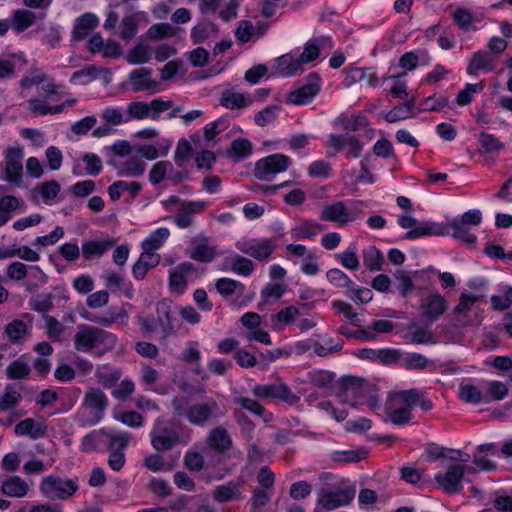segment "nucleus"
Listing matches in <instances>:
<instances>
[{"mask_svg": "<svg viewBox=\"0 0 512 512\" xmlns=\"http://www.w3.org/2000/svg\"><path fill=\"white\" fill-rule=\"evenodd\" d=\"M157 322L161 326L164 335L168 336L174 332V325L171 316V306L165 301H159L156 305Z\"/></svg>", "mask_w": 512, "mask_h": 512, "instance_id": "nucleus-37", "label": "nucleus"}, {"mask_svg": "<svg viewBox=\"0 0 512 512\" xmlns=\"http://www.w3.org/2000/svg\"><path fill=\"white\" fill-rule=\"evenodd\" d=\"M99 24L98 17L91 13L86 12L79 16L72 29V40L82 41L84 40L91 31H93Z\"/></svg>", "mask_w": 512, "mask_h": 512, "instance_id": "nucleus-19", "label": "nucleus"}, {"mask_svg": "<svg viewBox=\"0 0 512 512\" xmlns=\"http://www.w3.org/2000/svg\"><path fill=\"white\" fill-rule=\"evenodd\" d=\"M142 190V184L137 181L127 182L123 180H118L113 182L108 187V194L112 201H117L120 199L122 193L128 191L133 198L137 197L140 191Z\"/></svg>", "mask_w": 512, "mask_h": 512, "instance_id": "nucleus-29", "label": "nucleus"}, {"mask_svg": "<svg viewBox=\"0 0 512 512\" xmlns=\"http://www.w3.org/2000/svg\"><path fill=\"white\" fill-rule=\"evenodd\" d=\"M175 35V28L169 23L153 24L146 32L150 40H161Z\"/></svg>", "mask_w": 512, "mask_h": 512, "instance_id": "nucleus-59", "label": "nucleus"}, {"mask_svg": "<svg viewBox=\"0 0 512 512\" xmlns=\"http://www.w3.org/2000/svg\"><path fill=\"white\" fill-rule=\"evenodd\" d=\"M356 251V245L351 244L343 253L335 254V258L340 261L344 268L349 270H357L360 267V262Z\"/></svg>", "mask_w": 512, "mask_h": 512, "instance_id": "nucleus-58", "label": "nucleus"}, {"mask_svg": "<svg viewBox=\"0 0 512 512\" xmlns=\"http://www.w3.org/2000/svg\"><path fill=\"white\" fill-rule=\"evenodd\" d=\"M36 20V14L27 9H17L12 14V29L16 33H22L31 27Z\"/></svg>", "mask_w": 512, "mask_h": 512, "instance_id": "nucleus-35", "label": "nucleus"}, {"mask_svg": "<svg viewBox=\"0 0 512 512\" xmlns=\"http://www.w3.org/2000/svg\"><path fill=\"white\" fill-rule=\"evenodd\" d=\"M428 364L427 358L420 353H407L405 357L401 356L399 367L405 370H422Z\"/></svg>", "mask_w": 512, "mask_h": 512, "instance_id": "nucleus-50", "label": "nucleus"}, {"mask_svg": "<svg viewBox=\"0 0 512 512\" xmlns=\"http://www.w3.org/2000/svg\"><path fill=\"white\" fill-rule=\"evenodd\" d=\"M308 82L288 93L287 102L294 105L310 103L321 90L322 79L317 72H311L307 76Z\"/></svg>", "mask_w": 512, "mask_h": 512, "instance_id": "nucleus-6", "label": "nucleus"}, {"mask_svg": "<svg viewBox=\"0 0 512 512\" xmlns=\"http://www.w3.org/2000/svg\"><path fill=\"white\" fill-rule=\"evenodd\" d=\"M335 124L339 125L345 131H358L369 126V120L363 113L353 114L349 116H339L335 120Z\"/></svg>", "mask_w": 512, "mask_h": 512, "instance_id": "nucleus-36", "label": "nucleus"}, {"mask_svg": "<svg viewBox=\"0 0 512 512\" xmlns=\"http://www.w3.org/2000/svg\"><path fill=\"white\" fill-rule=\"evenodd\" d=\"M23 356L12 361L6 368V375L8 379L20 380L25 379L30 375V366L22 360Z\"/></svg>", "mask_w": 512, "mask_h": 512, "instance_id": "nucleus-49", "label": "nucleus"}, {"mask_svg": "<svg viewBox=\"0 0 512 512\" xmlns=\"http://www.w3.org/2000/svg\"><path fill=\"white\" fill-rule=\"evenodd\" d=\"M121 376V370L118 368H113L109 364L98 367L95 373L97 382L106 389L114 387L120 380Z\"/></svg>", "mask_w": 512, "mask_h": 512, "instance_id": "nucleus-33", "label": "nucleus"}, {"mask_svg": "<svg viewBox=\"0 0 512 512\" xmlns=\"http://www.w3.org/2000/svg\"><path fill=\"white\" fill-rule=\"evenodd\" d=\"M5 332L9 337V340L15 344L29 332V329L25 321L15 319L6 325Z\"/></svg>", "mask_w": 512, "mask_h": 512, "instance_id": "nucleus-56", "label": "nucleus"}, {"mask_svg": "<svg viewBox=\"0 0 512 512\" xmlns=\"http://www.w3.org/2000/svg\"><path fill=\"white\" fill-rule=\"evenodd\" d=\"M151 445L156 451H168L180 442L179 432L168 425L155 423L151 432Z\"/></svg>", "mask_w": 512, "mask_h": 512, "instance_id": "nucleus-10", "label": "nucleus"}, {"mask_svg": "<svg viewBox=\"0 0 512 512\" xmlns=\"http://www.w3.org/2000/svg\"><path fill=\"white\" fill-rule=\"evenodd\" d=\"M104 71L103 68H97L94 65H87L83 69L75 71L70 77V83L87 85L95 80L97 74Z\"/></svg>", "mask_w": 512, "mask_h": 512, "instance_id": "nucleus-45", "label": "nucleus"}, {"mask_svg": "<svg viewBox=\"0 0 512 512\" xmlns=\"http://www.w3.org/2000/svg\"><path fill=\"white\" fill-rule=\"evenodd\" d=\"M28 64L23 51L0 55V80L10 78L16 71L23 70Z\"/></svg>", "mask_w": 512, "mask_h": 512, "instance_id": "nucleus-15", "label": "nucleus"}, {"mask_svg": "<svg viewBox=\"0 0 512 512\" xmlns=\"http://www.w3.org/2000/svg\"><path fill=\"white\" fill-rule=\"evenodd\" d=\"M152 70L150 68H139L129 73V80L133 92H142L157 88L158 82L151 78Z\"/></svg>", "mask_w": 512, "mask_h": 512, "instance_id": "nucleus-20", "label": "nucleus"}, {"mask_svg": "<svg viewBox=\"0 0 512 512\" xmlns=\"http://www.w3.org/2000/svg\"><path fill=\"white\" fill-rule=\"evenodd\" d=\"M449 227L453 230L452 237L455 240L472 247L476 245L477 236L470 231L469 226L464 225L455 218L449 223Z\"/></svg>", "mask_w": 512, "mask_h": 512, "instance_id": "nucleus-38", "label": "nucleus"}, {"mask_svg": "<svg viewBox=\"0 0 512 512\" xmlns=\"http://www.w3.org/2000/svg\"><path fill=\"white\" fill-rule=\"evenodd\" d=\"M80 315L85 320L99 324L104 327H109L117 321L123 323L128 319V314L126 310L123 307L115 305L109 306L102 313H92L87 310H83L80 313Z\"/></svg>", "mask_w": 512, "mask_h": 512, "instance_id": "nucleus-12", "label": "nucleus"}, {"mask_svg": "<svg viewBox=\"0 0 512 512\" xmlns=\"http://www.w3.org/2000/svg\"><path fill=\"white\" fill-rule=\"evenodd\" d=\"M116 336L104 329L82 324L74 336V348L79 352H90L94 348L104 345L107 350L114 348Z\"/></svg>", "mask_w": 512, "mask_h": 512, "instance_id": "nucleus-1", "label": "nucleus"}, {"mask_svg": "<svg viewBox=\"0 0 512 512\" xmlns=\"http://www.w3.org/2000/svg\"><path fill=\"white\" fill-rule=\"evenodd\" d=\"M355 495V485H349L335 490L321 487L317 492V501L313 512H327L349 505L354 500Z\"/></svg>", "mask_w": 512, "mask_h": 512, "instance_id": "nucleus-2", "label": "nucleus"}, {"mask_svg": "<svg viewBox=\"0 0 512 512\" xmlns=\"http://www.w3.org/2000/svg\"><path fill=\"white\" fill-rule=\"evenodd\" d=\"M449 234V228L443 223L433 221L418 222L416 227L408 230L404 239L415 240L426 236H446Z\"/></svg>", "mask_w": 512, "mask_h": 512, "instance_id": "nucleus-16", "label": "nucleus"}, {"mask_svg": "<svg viewBox=\"0 0 512 512\" xmlns=\"http://www.w3.org/2000/svg\"><path fill=\"white\" fill-rule=\"evenodd\" d=\"M291 163L292 159L285 154H271L255 163L254 176L262 181H271L275 174L286 171Z\"/></svg>", "mask_w": 512, "mask_h": 512, "instance_id": "nucleus-4", "label": "nucleus"}, {"mask_svg": "<svg viewBox=\"0 0 512 512\" xmlns=\"http://www.w3.org/2000/svg\"><path fill=\"white\" fill-rule=\"evenodd\" d=\"M126 59L128 63L133 65L149 62L151 59V54L148 46L143 44H137L129 50Z\"/></svg>", "mask_w": 512, "mask_h": 512, "instance_id": "nucleus-62", "label": "nucleus"}, {"mask_svg": "<svg viewBox=\"0 0 512 512\" xmlns=\"http://www.w3.org/2000/svg\"><path fill=\"white\" fill-rule=\"evenodd\" d=\"M369 451L366 447L351 450H336L331 454V460L335 463H357L367 458Z\"/></svg>", "mask_w": 512, "mask_h": 512, "instance_id": "nucleus-31", "label": "nucleus"}, {"mask_svg": "<svg viewBox=\"0 0 512 512\" xmlns=\"http://www.w3.org/2000/svg\"><path fill=\"white\" fill-rule=\"evenodd\" d=\"M328 144L335 153H339L347 147V158H359L363 150V144L360 140L349 134H330Z\"/></svg>", "mask_w": 512, "mask_h": 512, "instance_id": "nucleus-13", "label": "nucleus"}, {"mask_svg": "<svg viewBox=\"0 0 512 512\" xmlns=\"http://www.w3.org/2000/svg\"><path fill=\"white\" fill-rule=\"evenodd\" d=\"M196 268L193 263L185 261L169 270L168 287L171 294L182 295L187 290V276L193 274Z\"/></svg>", "mask_w": 512, "mask_h": 512, "instance_id": "nucleus-11", "label": "nucleus"}, {"mask_svg": "<svg viewBox=\"0 0 512 512\" xmlns=\"http://www.w3.org/2000/svg\"><path fill=\"white\" fill-rule=\"evenodd\" d=\"M252 143L246 138H237L232 141L231 148L228 151L229 156L235 160H242L252 154Z\"/></svg>", "mask_w": 512, "mask_h": 512, "instance_id": "nucleus-48", "label": "nucleus"}, {"mask_svg": "<svg viewBox=\"0 0 512 512\" xmlns=\"http://www.w3.org/2000/svg\"><path fill=\"white\" fill-rule=\"evenodd\" d=\"M47 433V427L43 423H36L32 418H26L15 426L17 436H29L31 439L44 437Z\"/></svg>", "mask_w": 512, "mask_h": 512, "instance_id": "nucleus-26", "label": "nucleus"}, {"mask_svg": "<svg viewBox=\"0 0 512 512\" xmlns=\"http://www.w3.org/2000/svg\"><path fill=\"white\" fill-rule=\"evenodd\" d=\"M21 204H23V200L13 195L0 197V227L4 226L12 218V213Z\"/></svg>", "mask_w": 512, "mask_h": 512, "instance_id": "nucleus-40", "label": "nucleus"}, {"mask_svg": "<svg viewBox=\"0 0 512 512\" xmlns=\"http://www.w3.org/2000/svg\"><path fill=\"white\" fill-rule=\"evenodd\" d=\"M84 404L96 412L104 413L108 407L109 400L106 394L99 388H89L84 397Z\"/></svg>", "mask_w": 512, "mask_h": 512, "instance_id": "nucleus-34", "label": "nucleus"}, {"mask_svg": "<svg viewBox=\"0 0 512 512\" xmlns=\"http://www.w3.org/2000/svg\"><path fill=\"white\" fill-rule=\"evenodd\" d=\"M419 57L414 51L405 52L400 58H399V66L404 69L405 71L402 73H399L397 75H391V76H384L383 80L387 79H399L400 77H403L406 75V71H413L418 66Z\"/></svg>", "mask_w": 512, "mask_h": 512, "instance_id": "nucleus-52", "label": "nucleus"}, {"mask_svg": "<svg viewBox=\"0 0 512 512\" xmlns=\"http://www.w3.org/2000/svg\"><path fill=\"white\" fill-rule=\"evenodd\" d=\"M446 299L439 293L428 296L420 305L421 315L430 321L438 320L447 310Z\"/></svg>", "mask_w": 512, "mask_h": 512, "instance_id": "nucleus-17", "label": "nucleus"}, {"mask_svg": "<svg viewBox=\"0 0 512 512\" xmlns=\"http://www.w3.org/2000/svg\"><path fill=\"white\" fill-rule=\"evenodd\" d=\"M206 443L211 450L218 453H224L232 447V439L228 431L222 426H218L209 432Z\"/></svg>", "mask_w": 512, "mask_h": 512, "instance_id": "nucleus-23", "label": "nucleus"}, {"mask_svg": "<svg viewBox=\"0 0 512 512\" xmlns=\"http://www.w3.org/2000/svg\"><path fill=\"white\" fill-rule=\"evenodd\" d=\"M326 277L328 281L337 288H350L355 286L350 277L338 268H332L327 271Z\"/></svg>", "mask_w": 512, "mask_h": 512, "instance_id": "nucleus-63", "label": "nucleus"}, {"mask_svg": "<svg viewBox=\"0 0 512 512\" xmlns=\"http://www.w3.org/2000/svg\"><path fill=\"white\" fill-rule=\"evenodd\" d=\"M290 355L291 352L283 348H276L273 350L259 352V368L260 370L265 371L268 369L270 363L275 362L281 357H289Z\"/></svg>", "mask_w": 512, "mask_h": 512, "instance_id": "nucleus-55", "label": "nucleus"}, {"mask_svg": "<svg viewBox=\"0 0 512 512\" xmlns=\"http://www.w3.org/2000/svg\"><path fill=\"white\" fill-rule=\"evenodd\" d=\"M495 69V58L486 50H478L467 67L469 75L476 76L480 70L491 72Z\"/></svg>", "mask_w": 512, "mask_h": 512, "instance_id": "nucleus-24", "label": "nucleus"}, {"mask_svg": "<svg viewBox=\"0 0 512 512\" xmlns=\"http://www.w3.org/2000/svg\"><path fill=\"white\" fill-rule=\"evenodd\" d=\"M365 382V379L356 376H342L338 381L339 390L341 393L351 391L353 396L357 398L356 403L363 404L364 401L359 398L363 394Z\"/></svg>", "mask_w": 512, "mask_h": 512, "instance_id": "nucleus-30", "label": "nucleus"}, {"mask_svg": "<svg viewBox=\"0 0 512 512\" xmlns=\"http://www.w3.org/2000/svg\"><path fill=\"white\" fill-rule=\"evenodd\" d=\"M466 471L470 468L461 464H453L447 468L446 473H436L434 480L447 494L459 493L462 490V481Z\"/></svg>", "mask_w": 512, "mask_h": 512, "instance_id": "nucleus-8", "label": "nucleus"}, {"mask_svg": "<svg viewBox=\"0 0 512 512\" xmlns=\"http://www.w3.org/2000/svg\"><path fill=\"white\" fill-rule=\"evenodd\" d=\"M116 241L113 238L105 240H85L82 242V257L84 260H92L93 258H100L108 250H110Z\"/></svg>", "mask_w": 512, "mask_h": 512, "instance_id": "nucleus-22", "label": "nucleus"}, {"mask_svg": "<svg viewBox=\"0 0 512 512\" xmlns=\"http://www.w3.org/2000/svg\"><path fill=\"white\" fill-rule=\"evenodd\" d=\"M323 226L317 223L315 220L309 219L304 220L299 226L292 229L291 234L295 239H312L322 230Z\"/></svg>", "mask_w": 512, "mask_h": 512, "instance_id": "nucleus-43", "label": "nucleus"}, {"mask_svg": "<svg viewBox=\"0 0 512 512\" xmlns=\"http://www.w3.org/2000/svg\"><path fill=\"white\" fill-rule=\"evenodd\" d=\"M235 246L242 253L258 261L268 260L276 248L275 242L270 238L242 239L237 241Z\"/></svg>", "mask_w": 512, "mask_h": 512, "instance_id": "nucleus-7", "label": "nucleus"}, {"mask_svg": "<svg viewBox=\"0 0 512 512\" xmlns=\"http://www.w3.org/2000/svg\"><path fill=\"white\" fill-rule=\"evenodd\" d=\"M487 385V393L484 394V396L488 398V403L502 400L508 395L509 389L507 385L501 381H489Z\"/></svg>", "mask_w": 512, "mask_h": 512, "instance_id": "nucleus-64", "label": "nucleus"}, {"mask_svg": "<svg viewBox=\"0 0 512 512\" xmlns=\"http://www.w3.org/2000/svg\"><path fill=\"white\" fill-rule=\"evenodd\" d=\"M170 235L168 228L160 227L150 233L141 243L143 251L151 252L160 249Z\"/></svg>", "mask_w": 512, "mask_h": 512, "instance_id": "nucleus-39", "label": "nucleus"}, {"mask_svg": "<svg viewBox=\"0 0 512 512\" xmlns=\"http://www.w3.org/2000/svg\"><path fill=\"white\" fill-rule=\"evenodd\" d=\"M217 27L213 23H199L191 29L190 37L193 44L204 43L211 35L217 32Z\"/></svg>", "mask_w": 512, "mask_h": 512, "instance_id": "nucleus-54", "label": "nucleus"}, {"mask_svg": "<svg viewBox=\"0 0 512 512\" xmlns=\"http://www.w3.org/2000/svg\"><path fill=\"white\" fill-rule=\"evenodd\" d=\"M23 150L20 147H8L5 151L6 166L3 170V176L0 178L8 183L20 186L22 184V158Z\"/></svg>", "mask_w": 512, "mask_h": 512, "instance_id": "nucleus-9", "label": "nucleus"}, {"mask_svg": "<svg viewBox=\"0 0 512 512\" xmlns=\"http://www.w3.org/2000/svg\"><path fill=\"white\" fill-rule=\"evenodd\" d=\"M220 104L227 109H241L250 104V101L241 93L224 92L220 99Z\"/></svg>", "mask_w": 512, "mask_h": 512, "instance_id": "nucleus-53", "label": "nucleus"}, {"mask_svg": "<svg viewBox=\"0 0 512 512\" xmlns=\"http://www.w3.org/2000/svg\"><path fill=\"white\" fill-rule=\"evenodd\" d=\"M252 391L254 396L260 400L276 399L291 406L300 401V397L293 393L285 383L256 384Z\"/></svg>", "mask_w": 512, "mask_h": 512, "instance_id": "nucleus-5", "label": "nucleus"}, {"mask_svg": "<svg viewBox=\"0 0 512 512\" xmlns=\"http://www.w3.org/2000/svg\"><path fill=\"white\" fill-rule=\"evenodd\" d=\"M276 62L278 70L286 77L295 76L302 71L298 58L294 59L291 54L281 55L276 58Z\"/></svg>", "mask_w": 512, "mask_h": 512, "instance_id": "nucleus-42", "label": "nucleus"}, {"mask_svg": "<svg viewBox=\"0 0 512 512\" xmlns=\"http://www.w3.org/2000/svg\"><path fill=\"white\" fill-rule=\"evenodd\" d=\"M139 13H134L131 15H125L120 22V31L119 36L122 40L128 41L132 39L137 31L139 24Z\"/></svg>", "mask_w": 512, "mask_h": 512, "instance_id": "nucleus-44", "label": "nucleus"}, {"mask_svg": "<svg viewBox=\"0 0 512 512\" xmlns=\"http://www.w3.org/2000/svg\"><path fill=\"white\" fill-rule=\"evenodd\" d=\"M207 206L208 203L204 201H183L178 213L174 216L175 224L181 229L190 227L193 223L192 215L204 212Z\"/></svg>", "mask_w": 512, "mask_h": 512, "instance_id": "nucleus-14", "label": "nucleus"}, {"mask_svg": "<svg viewBox=\"0 0 512 512\" xmlns=\"http://www.w3.org/2000/svg\"><path fill=\"white\" fill-rule=\"evenodd\" d=\"M449 103V99L447 96H440L438 98L435 95L428 96L424 98L419 105V112H432V111H441L445 108Z\"/></svg>", "mask_w": 512, "mask_h": 512, "instance_id": "nucleus-60", "label": "nucleus"}, {"mask_svg": "<svg viewBox=\"0 0 512 512\" xmlns=\"http://www.w3.org/2000/svg\"><path fill=\"white\" fill-rule=\"evenodd\" d=\"M108 164L118 169L117 175L119 177H139L145 172L146 164L139 158H131L118 166L113 159H108Z\"/></svg>", "mask_w": 512, "mask_h": 512, "instance_id": "nucleus-27", "label": "nucleus"}, {"mask_svg": "<svg viewBox=\"0 0 512 512\" xmlns=\"http://www.w3.org/2000/svg\"><path fill=\"white\" fill-rule=\"evenodd\" d=\"M459 398L470 404L488 403V398L484 396L481 390L473 384L462 383L459 386Z\"/></svg>", "mask_w": 512, "mask_h": 512, "instance_id": "nucleus-41", "label": "nucleus"}, {"mask_svg": "<svg viewBox=\"0 0 512 512\" xmlns=\"http://www.w3.org/2000/svg\"><path fill=\"white\" fill-rule=\"evenodd\" d=\"M109 435V429L103 427L87 433L81 439L80 449L84 453L96 451L103 443L104 439Z\"/></svg>", "mask_w": 512, "mask_h": 512, "instance_id": "nucleus-32", "label": "nucleus"}, {"mask_svg": "<svg viewBox=\"0 0 512 512\" xmlns=\"http://www.w3.org/2000/svg\"><path fill=\"white\" fill-rule=\"evenodd\" d=\"M28 490V484L19 476H8L1 485V492L8 497L22 498Z\"/></svg>", "mask_w": 512, "mask_h": 512, "instance_id": "nucleus-28", "label": "nucleus"}, {"mask_svg": "<svg viewBox=\"0 0 512 512\" xmlns=\"http://www.w3.org/2000/svg\"><path fill=\"white\" fill-rule=\"evenodd\" d=\"M193 155H194V150H193L190 142L185 138H181L178 141L175 152H174L175 164L178 167H182L185 162L189 161L193 157Z\"/></svg>", "mask_w": 512, "mask_h": 512, "instance_id": "nucleus-57", "label": "nucleus"}, {"mask_svg": "<svg viewBox=\"0 0 512 512\" xmlns=\"http://www.w3.org/2000/svg\"><path fill=\"white\" fill-rule=\"evenodd\" d=\"M213 499L221 504L233 500H241L242 493L238 482L229 481L227 484H221L214 488L212 492Z\"/></svg>", "mask_w": 512, "mask_h": 512, "instance_id": "nucleus-25", "label": "nucleus"}, {"mask_svg": "<svg viewBox=\"0 0 512 512\" xmlns=\"http://www.w3.org/2000/svg\"><path fill=\"white\" fill-rule=\"evenodd\" d=\"M79 486L76 480L63 479L60 476L49 475L42 479L40 490L42 494L50 499H68L76 493Z\"/></svg>", "mask_w": 512, "mask_h": 512, "instance_id": "nucleus-3", "label": "nucleus"}, {"mask_svg": "<svg viewBox=\"0 0 512 512\" xmlns=\"http://www.w3.org/2000/svg\"><path fill=\"white\" fill-rule=\"evenodd\" d=\"M478 142L484 153H493L504 149V144L495 135L487 132L479 134Z\"/></svg>", "mask_w": 512, "mask_h": 512, "instance_id": "nucleus-61", "label": "nucleus"}, {"mask_svg": "<svg viewBox=\"0 0 512 512\" xmlns=\"http://www.w3.org/2000/svg\"><path fill=\"white\" fill-rule=\"evenodd\" d=\"M217 407V402L195 403L186 409L185 416L187 420L198 426H203L212 416L213 410Z\"/></svg>", "mask_w": 512, "mask_h": 512, "instance_id": "nucleus-18", "label": "nucleus"}, {"mask_svg": "<svg viewBox=\"0 0 512 512\" xmlns=\"http://www.w3.org/2000/svg\"><path fill=\"white\" fill-rule=\"evenodd\" d=\"M384 258L381 251L374 245L363 251V262L370 271H379L382 268Z\"/></svg>", "mask_w": 512, "mask_h": 512, "instance_id": "nucleus-47", "label": "nucleus"}, {"mask_svg": "<svg viewBox=\"0 0 512 512\" xmlns=\"http://www.w3.org/2000/svg\"><path fill=\"white\" fill-rule=\"evenodd\" d=\"M206 242L207 238H204L202 242L198 243L193 248L191 253V258L193 260L201 263H209L217 256L215 246H209Z\"/></svg>", "mask_w": 512, "mask_h": 512, "instance_id": "nucleus-46", "label": "nucleus"}, {"mask_svg": "<svg viewBox=\"0 0 512 512\" xmlns=\"http://www.w3.org/2000/svg\"><path fill=\"white\" fill-rule=\"evenodd\" d=\"M403 353L395 348H380L377 349L376 362L383 366L398 365L400 364L401 356Z\"/></svg>", "mask_w": 512, "mask_h": 512, "instance_id": "nucleus-51", "label": "nucleus"}, {"mask_svg": "<svg viewBox=\"0 0 512 512\" xmlns=\"http://www.w3.org/2000/svg\"><path fill=\"white\" fill-rule=\"evenodd\" d=\"M320 219L323 221L346 224L348 222L354 221L356 216L351 215V213L347 210L344 202L339 201L325 207L321 212Z\"/></svg>", "mask_w": 512, "mask_h": 512, "instance_id": "nucleus-21", "label": "nucleus"}]
</instances>
